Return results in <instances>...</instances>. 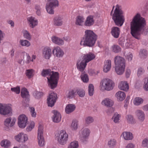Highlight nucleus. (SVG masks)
Returning <instances> with one entry per match:
<instances>
[{"instance_id":"obj_51","label":"nucleus","mask_w":148,"mask_h":148,"mask_svg":"<svg viewBox=\"0 0 148 148\" xmlns=\"http://www.w3.org/2000/svg\"><path fill=\"white\" fill-rule=\"evenodd\" d=\"M81 79L84 82L87 83L89 80L88 75L87 74H83L81 75Z\"/></svg>"},{"instance_id":"obj_55","label":"nucleus","mask_w":148,"mask_h":148,"mask_svg":"<svg viewBox=\"0 0 148 148\" xmlns=\"http://www.w3.org/2000/svg\"><path fill=\"white\" fill-rule=\"evenodd\" d=\"M127 121L129 123L132 124L134 123V120L133 116L131 115H128Z\"/></svg>"},{"instance_id":"obj_5","label":"nucleus","mask_w":148,"mask_h":148,"mask_svg":"<svg viewBox=\"0 0 148 148\" xmlns=\"http://www.w3.org/2000/svg\"><path fill=\"white\" fill-rule=\"evenodd\" d=\"M95 57L94 54L89 52L84 55L83 58H79L77 61L76 65H86L87 63L94 59Z\"/></svg>"},{"instance_id":"obj_41","label":"nucleus","mask_w":148,"mask_h":148,"mask_svg":"<svg viewBox=\"0 0 148 148\" xmlns=\"http://www.w3.org/2000/svg\"><path fill=\"white\" fill-rule=\"evenodd\" d=\"M33 95L36 99H39L42 96L43 93L42 92L34 91L33 92Z\"/></svg>"},{"instance_id":"obj_7","label":"nucleus","mask_w":148,"mask_h":148,"mask_svg":"<svg viewBox=\"0 0 148 148\" xmlns=\"http://www.w3.org/2000/svg\"><path fill=\"white\" fill-rule=\"evenodd\" d=\"M58 135L56 137V139L58 140L59 143L62 145L66 144L68 139V135L65 131L61 130Z\"/></svg>"},{"instance_id":"obj_10","label":"nucleus","mask_w":148,"mask_h":148,"mask_svg":"<svg viewBox=\"0 0 148 148\" xmlns=\"http://www.w3.org/2000/svg\"><path fill=\"white\" fill-rule=\"evenodd\" d=\"M57 97L56 93L52 92L50 94L47 99L48 106L51 107L53 106L56 102Z\"/></svg>"},{"instance_id":"obj_15","label":"nucleus","mask_w":148,"mask_h":148,"mask_svg":"<svg viewBox=\"0 0 148 148\" xmlns=\"http://www.w3.org/2000/svg\"><path fill=\"white\" fill-rule=\"evenodd\" d=\"M19 53L21 58L24 59V62L26 64H29L32 62V60L29 54L25 51H21L19 52Z\"/></svg>"},{"instance_id":"obj_53","label":"nucleus","mask_w":148,"mask_h":148,"mask_svg":"<svg viewBox=\"0 0 148 148\" xmlns=\"http://www.w3.org/2000/svg\"><path fill=\"white\" fill-rule=\"evenodd\" d=\"M11 90L16 94H19L20 92V89L19 86H17L15 87L12 88Z\"/></svg>"},{"instance_id":"obj_31","label":"nucleus","mask_w":148,"mask_h":148,"mask_svg":"<svg viewBox=\"0 0 148 148\" xmlns=\"http://www.w3.org/2000/svg\"><path fill=\"white\" fill-rule=\"evenodd\" d=\"M85 19L82 16H78L76 18L75 24L79 26H82L84 24Z\"/></svg>"},{"instance_id":"obj_28","label":"nucleus","mask_w":148,"mask_h":148,"mask_svg":"<svg viewBox=\"0 0 148 148\" xmlns=\"http://www.w3.org/2000/svg\"><path fill=\"white\" fill-rule=\"evenodd\" d=\"M115 96L118 100L120 101H123L126 96L125 93L121 91H119L117 92Z\"/></svg>"},{"instance_id":"obj_8","label":"nucleus","mask_w":148,"mask_h":148,"mask_svg":"<svg viewBox=\"0 0 148 148\" xmlns=\"http://www.w3.org/2000/svg\"><path fill=\"white\" fill-rule=\"evenodd\" d=\"M11 106L10 104H3L0 103V114L5 115L12 113V109Z\"/></svg>"},{"instance_id":"obj_52","label":"nucleus","mask_w":148,"mask_h":148,"mask_svg":"<svg viewBox=\"0 0 148 148\" xmlns=\"http://www.w3.org/2000/svg\"><path fill=\"white\" fill-rule=\"evenodd\" d=\"M77 93L80 97H83L85 95V91L83 89L77 90Z\"/></svg>"},{"instance_id":"obj_32","label":"nucleus","mask_w":148,"mask_h":148,"mask_svg":"<svg viewBox=\"0 0 148 148\" xmlns=\"http://www.w3.org/2000/svg\"><path fill=\"white\" fill-rule=\"evenodd\" d=\"M123 136L124 139L127 140H132L133 137L132 134L129 132H123Z\"/></svg>"},{"instance_id":"obj_23","label":"nucleus","mask_w":148,"mask_h":148,"mask_svg":"<svg viewBox=\"0 0 148 148\" xmlns=\"http://www.w3.org/2000/svg\"><path fill=\"white\" fill-rule=\"evenodd\" d=\"M115 70L118 75H122L125 71V65H116L115 67Z\"/></svg>"},{"instance_id":"obj_47","label":"nucleus","mask_w":148,"mask_h":148,"mask_svg":"<svg viewBox=\"0 0 148 148\" xmlns=\"http://www.w3.org/2000/svg\"><path fill=\"white\" fill-rule=\"evenodd\" d=\"M33 70L32 69H28L26 70V75L29 79L33 77Z\"/></svg>"},{"instance_id":"obj_1","label":"nucleus","mask_w":148,"mask_h":148,"mask_svg":"<svg viewBox=\"0 0 148 148\" xmlns=\"http://www.w3.org/2000/svg\"><path fill=\"white\" fill-rule=\"evenodd\" d=\"M146 25L145 20L139 14L135 15L130 23L131 33L135 38L139 39L142 31Z\"/></svg>"},{"instance_id":"obj_14","label":"nucleus","mask_w":148,"mask_h":148,"mask_svg":"<svg viewBox=\"0 0 148 148\" xmlns=\"http://www.w3.org/2000/svg\"><path fill=\"white\" fill-rule=\"evenodd\" d=\"M27 19L29 26L32 28H34L38 24V20L34 17L31 16L28 17Z\"/></svg>"},{"instance_id":"obj_57","label":"nucleus","mask_w":148,"mask_h":148,"mask_svg":"<svg viewBox=\"0 0 148 148\" xmlns=\"http://www.w3.org/2000/svg\"><path fill=\"white\" fill-rule=\"evenodd\" d=\"M111 68V65H104L103 67V71L105 73H107L109 71Z\"/></svg>"},{"instance_id":"obj_6","label":"nucleus","mask_w":148,"mask_h":148,"mask_svg":"<svg viewBox=\"0 0 148 148\" xmlns=\"http://www.w3.org/2000/svg\"><path fill=\"white\" fill-rule=\"evenodd\" d=\"M101 85H102L105 90L109 91L113 89L114 86V83L112 80L106 78L102 80Z\"/></svg>"},{"instance_id":"obj_17","label":"nucleus","mask_w":148,"mask_h":148,"mask_svg":"<svg viewBox=\"0 0 148 148\" xmlns=\"http://www.w3.org/2000/svg\"><path fill=\"white\" fill-rule=\"evenodd\" d=\"M52 112L53 114V115L52 117L53 121L55 123H58L61 119V116L60 114L56 110H53Z\"/></svg>"},{"instance_id":"obj_30","label":"nucleus","mask_w":148,"mask_h":148,"mask_svg":"<svg viewBox=\"0 0 148 148\" xmlns=\"http://www.w3.org/2000/svg\"><path fill=\"white\" fill-rule=\"evenodd\" d=\"M119 29L117 27H114L112 29L111 33L112 36L115 38H118L120 34Z\"/></svg>"},{"instance_id":"obj_39","label":"nucleus","mask_w":148,"mask_h":148,"mask_svg":"<svg viewBox=\"0 0 148 148\" xmlns=\"http://www.w3.org/2000/svg\"><path fill=\"white\" fill-rule=\"evenodd\" d=\"M112 49L113 52L115 53H118L121 51V48L117 45H114L111 47Z\"/></svg>"},{"instance_id":"obj_26","label":"nucleus","mask_w":148,"mask_h":148,"mask_svg":"<svg viewBox=\"0 0 148 148\" xmlns=\"http://www.w3.org/2000/svg\"><path fill=\"white\" fill-rule=\"evenodd\" d=\"M76 108L75 106L73 104H68L65 108V112L66 113L69 114L74 111Z\"/></svg>"},{"instance_id":"obj_44","label":"nucleus","mask_w":148,"mask_h":148,"mask_svg":"<svg viewBox=\"0 0 148 148\" xmlns=\"http://www.w3.org/2000/svg\"><path fill=\"white\" fill-rule=\"evenodd\" d=\"M116 143V140L114 139H111L108 141V145L109 147L113 148L115 146Z\"/></svg>"},{"instance_id":"obj_38","label":"nucleus","mask_w":148,"mask_h":148,"mask_svg":"<svg viewBox=\"0 0 148 148\" xmlns=\"http://www.w3.org/2000/svg\"><path fill=\"white\" fill-rule=\"evenodd\" d=\"M88 93L89 95L90 96H92L94 93V87L92 84H90L88 87Z\"/></svg>"},{"instance_id":"obj_60","label":"nucleus","mask_w":148,"mask_h":148,"mask_svg":"<svg viewBox=\"0 0 148 148\" xmlns=\"http://www.w3.org/2000/svg\"><path fill=\"white\" fill-rule=\"evenodd\" d=\"M72 126L73 129L76 130L78 127V124L75 121H73L72 123Z\"/></svg>"},{"instance_id":"obj_42","label":"nucleus","mask_w":148,"mask_h":148,"mask_svg":"<svg viewBox=\"0 0 148 148\" xmlns=\"http://www.w3.org/2000/svg\"><path fill=\"white\" fill-rule=\"evenodd\" d=\"M147 55V51L145 49H141L139 53V56L141 58H145Z\"/></svg>"},{"instance_id":"obj_54","label":"nucleus","mask_w":148,"mask_h":148,"mask_svg":"<svg viewBox=\"0 0 148 148\" xmlns=\"http://www.w3.org/2000/svg\"><path fill=\"white\" fill-rule=\"evenodd\" d=\"M35 126V123L34 122H32L27 127L26 130L27 131L29 132L34 128Z\"/></svg>"},{"instance_id":"obj_2","label":"nucleus","mask_w":148,"mask_h":148,"mask_svg":"<svg viewBox=\"0 0 148 148\" xmlns=\"http://www.w3.org/2000/svg\"><path fill=\"white\" fill-rule=\"evenodd\" d=\"M43 77L49 75V77H47L49 87L52 89H54L57 86L59 79V74L58 72L51 71L50 69H43L41 73Z\"/></svg>"},{"instance_id":"obj_36","label":"nucleus","mask_w":148,"mask_h":148,"mask_svg":"<svg viewBox=\"0 0 148 148\" xmlns=\"http://www.w3.org/2000/svg\"><path fill=\"white\" fill-rule=\"evenodd\" d=\"M85 121L86 125H88L94 122V119L92 117L88 116L85 118Z\"/></svg>"},{"instance_id":"obj_49","label":"nucleus","mask_w":148,"mask_h":148,"mask_svg":"<svg viewBox=\"0 0 148 148\" xmlns=\"http://www.w3.org/2000/svg\"><path fill=\"white\" fill-rule=\"evenodd\" d=\"M143 87L145 91H148V77H146L144 79V84Z\"/></svg>"},{"instance_id":"obj_22","label":"nucleus","mask_w":148,"mask_h":148,"mask_svg":"<svg viewBox=\"0 0 148 148\" xmlns=\"http://www.w3.org/2000/svg\"><path fill=\"white\" fill-rule=\"evenodd\" d=\"M51 40L52 42L57 45H61L64 44V41L62 39L53 36L51 37Z\"/></svg>"},{"instance_id":"obj_35","label":"nucleus","mask_w":148,"mask_h":148,"mask_svg":"<svg viewBox=\"0 0 148 148\" xmlns=\"http://www.w3.org/2000/svg\"><path fill=\"white\" fill-rule=\"evenodd\" d=\"M1 145L2 147H3L5 148H8L10 146L11 143L9 140L5 139L1 141Z\"/></svg>"},{"instance_id":"obj_46","label":"nucleus","mask_w":148,"mask_h":148,"mask_svg":"<svg viewBox=\"0 0 148 148\" xmlns=\"http://www.w3.org/2000/svg\"><path fill=\"white\" fill-rule=\"evenodd\" d=\"M143 100L141 98L137 97H136L134 100V104L136 105H138L143 102Z\"/></svg>"},{"instance_id":"obj_18","label":"nucleus","mask_w":148,"mask_h":148,"mask_svg":"<svg viewBox=\"0 0 148 148\" xmlns=\"http://www.w3.org/2000/svg\"><path fill=\"white\" fill-rule=\"evenodd\" d=\"M63 17L61 16H57L53 19V24L55 26H60L62 25Z\"/></svg>"},{"instance_id":"obj_40","label":"nucleus","mask_w":148,"mask_h":148,"mask_svg":"<svg viewBox=\"0 0 148 148\" xmlns=\"http://www.w3.org/2000/svg\"><path fill=\"white\" fill-rule=\"evenodd\" d=\"M90 131L87 128H85L82 131V136L88 137L90 133Z\"/></svg>"},{"instance_id":"obj_63","label":"nucleus","mask_w":148,"mask_h":148,"mask_svg":"<svg viewBox=\"0 0 148 148\" xmlns=\"http://www.w3.org/2000/svg\"><path fill=\"white\" fill-rule=\"evenodd\" d=\"M88 137L81 136V142L84 144H86L87 142Z\"/></svg>"},{"instance_id":"obj_50","label":"nucleus","mask_w":148,"mask_h":148,"mask_svg":"<svg viewBox=\"0 0 148 148\" xmlns=\"http://www.w3.org/2000/svg\"><path fill=\"white\" fill-rule=\"evenodd\" d=\"M78 146V144L77 141H74L70 143V145L68 148H77Z\"/></svg>"},{"instance_id":"obj_34","label":"nucleus","mask_w":148,"mask_h":148,"mask_svg":"<svg viewBox=\"0 0 148 148\" xmlns=\"http://www.w3.org/2000/svg\"><path fill=\"white\" fill-rule=\"evenodd\" d=\"M22 33L24 38L29 40L31 39V35L28 31L26 30L23 29L22 31Z\"/></svg>"},{"instance_id":"obj_37","label":"nucleus","mask_w":148,"mask_h":148,"mask_svg":"<svg viewBox=\"0 0 148 148\" xmlns=\"http://www.w3.org/2000/svg\"><path fill=\"white\" fill-rule=\"evenodd\" d=\"M75 92L73 90H71L67 92L66 95V97L67 98L69 99H72L74 97Z\"/></svg>"},{"instance_id":"obj_45","label":"nucleus","mask_w":148,"mask_h":148,"mask_svg":"<svg viewBox=\"0 0 148 148\" xmlns=\"http://www.w3.org/2000/svg\"><path fill=\"white\" fill-rule=\"evenodd\" d=\"M48 3L50 4V5L54 8L58 7L59 5V2L57 0H52Z\"/></svg>"},{"instance_id":"obj_59","label":"nucleus","mask_w":148,"mask_h":148,"mask_svg":"<svg viewBox=\"0 0 148 148\" xmlns=\"http://www.w3.org/2000/svg\"><path fill=\"white\" fill-rule=\"evenodd\" d=\"M145 72V70L143 69L142 68H140L138 69V72L137 75L138 76H140L143 73Z\"/></svg>"},{"instance_id":"obj_58","label":"nucleus","mask_w":148,"mask_h":148,"mask_svg":"<svg viewBox=\"0 0 148 148\" xmlns=\"http://www.w3.org/2000/svg\"><path fill=\"white\" fill-rule=\"evenodd\" d=\"M30 111L31 113L32 117H36V113L35 111V109L33 107H31L30 108Z\"/></svg>"},{"instance_id":"obj_4","label":"nucleus","mask_w":148,"mask_h":148,"mask_svg":"<svg viewBox=\"0 0 148 148\" xmlns=\"http://www.w3.org/2000/svg\"><path fill=\"white\" fill-rule=\"evenodd\" d=\"M114 6L111 12V15L112 16V18L116 25L117 26H121L125 21L124 14L122 10L121 6L117 5L112 14V11L114 8Z\"/></svg>"},{"instance_id":"obj_62","label":"nucleus","mask_w":148,"mask_h":148,"mask_svg":"<svg viewBox=\"0 0 148 148\" xmlns=\"http://www.w3.org/2000/svg\"><path fill=\"white\" fill-rule=\"evenodd\" d=\"M5 34L4 33L0 30V44L4 37Z\"/></svg>"},{"instance_id":"obj_33","label":"nucleus","mask_w":148,"mask_h":148,"mask_svg":"<svg viewBox=\"0 0 148 148\" xmlns=\"http://www.w3.org/2000/svg\"><path fill=\"white\" fill-rule=\"evenodd\" d=\"M54 8L47 3L46 5V9L47 12L50 14H53L54 13Z\"/></svg>"},{"instance_id":"obj_43","label":"nucleus","mask_w":148,"mask_h":148,"mask_svg":"<svg viewBox=\"0 0 148 148\" xmlns=\"http://www.w3.org/2000/svg\"><path fill=\"white\" fill-rule=\"evenodd\" d=\"M19 42L20 44L23 46L28 47L30 45V42L27 40H20Z\"/></svg>"},{"instance_id":"obj_29","label":"nucleus","mask_w":148,"mask_h":148,"mask_svg":"<svg viewBox=\"0 0 148 148\" xmlns=\"http://www.w3.org/2000/svg\"><path fill=\"white\" fill-rule=\"evenodd\" d=\"M101 103L107 107H110L113 105L114 102L111 99L107 98L102 101Z\"/></svg>"},{"instance_id":"obj_9","label":"nucleus","mask_w":148,"mask_h":148,"mask_svg":"<svg viewBox=\"0 0 148 148\" xmlns=\"http://www.w3.org/2000/svg\"><path fill=\"white\" fill-rule=\"evenodd\" d=\"M28 118L24 114L20 115L18 118V124L19 127L21 128H24L27 125Z\"/></svg>"},{"instance_id":"obj_24","label":"nucleus","mask_w":148,"mask_h":148,"mask_svg":"<svg viewBox=\"0 0 148 148\" xmlns=\"http://www.w3.org/2000/svg\"><path fill=\"white\" fill-rule=\"evenodd\" d=\"M119 87L121 90L127 91L129 88L128 84L126 81H122L119 84Z\"/></svg>"},{"instance_id":"obj_3","label":"nucleus","mask_w":148,"mask_h":148,"mask_svg":"<svg viewBox=\"0 0 148 148\" xmlns=\"http://www.w3.org/2000/svg\"><path fill=\"white\" fill-rule=\"evenodd\" d=\"M85 35L80 42V45L84 47H91L93 46L96 42L97 36L92 31L87 29L85 31Z\"/></svg>"},{"instance_id":"obj_11","label":"nucleus","mask_w":148,"mask_h":148,"mask_svg":"<svg viewBox=\"0 0 148 148\" xmlns=\"http://www.w3.org/2000/svg\"><path fill=\"white\" fill-rule=\"evenodd\" d=\"M43 128L42 125H40L38 127V144L40 146H42L44 145L45 141L43 136Z\"/></svg>"},{"instance_id":"obj_21","label":"nucleus","mask_w":148,"mask_h":148,"mask_svg":"<svg viewBox=\"0 0 148 148\" xmlns=\"http://www.w3.org/2000/svg\"><path fill=\"white\" fill-rule=\"evenodd\" d=\"M115 65H125V60L119 56H116L114 58Z\"/></svg>"},{"instance_id":"obj_48","label":"nucleus","mask_w":148,"mask_h":148,"mask_svg":"<svg viewBox=\"0 0 148 148\" xmlns=\"http://www.w3.org/2000/svg\"><path fill=\"white\" fill-rule=\"evenodd\" d=\"M120 117V115L117 113H116L114 114L112 119L115 123H117L119 122Z\"/></svg>"},{"instance_id":"obj_20","label":"nucleus","mask_w":148,"mask_h":148,"mask_svg":"<svg viewBox=\"0 0 148 148\" xmlns=\"http://www.w3.org/2000/svg\"><path fill=\"white\" fill-rule=\"evenodd\" d=\"M16 121V119H14L11 121V119L10 117L7 118L4 121V125L8 128L12 127L14 125Z\"/></svg>"},{"instance_id":"obj_27","label":"nucleus","mask_w":148,"mask_h":148,"mask_svg":"<svg viewBox=\"0 0 148 148\" xmlns=\"http://www.w3.org/2000/svg\"><path fill=\"white\" fill-rule=\"evenodd\" d=\"M94 22L93 16H90L87 18L84 23V25L86 26H90L94 24Z\"/></svg>"},{"instance_id":"obj_25","label":"nucleus","mask_w":148,"mask_h":148,"mask_svg":"<svg viewBox=\"0 0 148 148\" xmlns=\"http://www.w3.org/2000/svg\"><path fill=\"white\" fill-rule=\"evenodd\" d=\"M136 114L139 121L141 122L143 121L145 119V114L141 110H138L136 112Z\"/></svg>"},{"instance_id":"obj_13","label":"nucleus","mask_w":148,"mask_h":148,"mask_svg":"<svg viewBox=\"0 0 148 148\" xmlns=\"http://www.w3.org/2000/svg\"><path fill=\"white\" fill-rule=\"evenodd\" d=\"M52 52L54 56L59 58L62 57L64 54L63 51L58 46L54 47Z\"/></svg>"},{"instance_id":"obj_56","label":"nucleus","mask_w":148,"mask_h":148,"mask_svg":"<svg viewBox=\"0 0 148 148\" xmlns=\"http://www.w3.org/2000/svg\"><path fill=\"white\" fill-rule=\"evenodd\" d=\"M142 146L146 148H148V138H145L143 141Z\"/></svg>"},{"instance_id":"obj_19","label":"nucleus","mask_w":148,"mask_h":148,"mask_svg":"<svg viewBox=\"0 0 148 148\" xmlns=\"http://www.w3.org/2000/svg\"><path fill=\"white\" fill-rule=\"evenodd\" d=\"M21 95L22 97L25 99L26 101H29V92L27 89L23 88L22 89L21 92Z\"/></svg>"},{"instance_id":"obj_61","label":"nucleus","mask_w":148,"mask_h":148,"mask_svg":"<svg viewBox=\"0 0 148 148\" xmlns=\"http://www.w3.org/2000/svg\"><path fill=\"white\" fill-rule=\"evenodd\" d=\"M86 65H77V69L80 71H83L85 69Z\"/></svg>"},{"instance_id":"obj_64","label":"nucleus","mask_w":148,"mask_h":148,"mask_svg":"<svg viewBox=\"0 0 148 148\" xmlns=\"http://www.w3.org/2000/svg\"><path fill=\"white\" fill-rule=\"evenodd\" d=\"M119 43L121 46H123L125 41L123 38H120L119 40Z\"/></svg>"},{"instance_id":"obj_12","label":"nucleus","mask_w":148,"mask_h":148,"mask_svg":"<svg viewBox=\"0 0 148 148\" xmlns=\"http://www.w3.org/2000/svg\"><path fill=\"white\" fill-rule=\"evenodd\" d=\"M42 55L43 57L46 59H49L52 56V51L49 47H45L42 50Z\"/></svg>"},{"instance_id":"obj_16","label":"nucleus","mask_w":148,"mask_h":148,"mask_svg":"<svg viewBox=\"0 0 148 148\" xmlns=\"http://www.w3.org/2000/svg\"><path fill=\"white\" fill-rule=\"evenodd\" d=\"M15 139L18 142L23 143L28 140V137L26 134L21 133L15 136Z\"/></svg>"}]
</instances>
